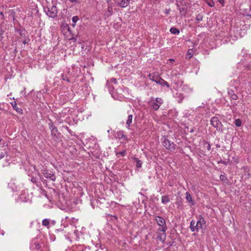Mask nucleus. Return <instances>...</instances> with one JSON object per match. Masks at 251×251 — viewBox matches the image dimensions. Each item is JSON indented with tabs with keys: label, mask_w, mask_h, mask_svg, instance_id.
I'll return each instance as SVG.
<instances>
[{
	"label": "nucleus",
	"mask_w": 251,
	"mask_h": 251,
	"mask_svg": "<svg viewBox=\"0 0 251 251\" xmlns=\"http://www.w3.org/2000/svg\"><path fill=\"white\" fill-rule=\"evenodd\" d=\"M44 11L50 18H55L57 16L58 11L56 6L53 5L50 7H44Z\"/></svg>",
	"instance_id": "obj_3"
},
{
	"label": "nucleus",
	"mask_w": 251,
	"mask_h": 251,
	"mask_svg": "<svg viewBox=\"0 0 251 251\" xmlns=\"http://www.w3.org/2000/svg\"><path fill=\"white\" fill-rule=\"evenodd\" d=\"M28 200L29 197L27 191L25 190L22 191V193L20 195L19 198L17 199L18 202H27Z\"/></svg>",
	"instance_id": "obj_7"
},
{
	"label": "nucleus",
	"mask_w": 251,
	"mask_h": 251,
	"mask_svg": "<svg viewBox=\"0 0 251 251\" xmlns=\"http://www.w3.org/2000/svg\"><path fill=\"white\" fill-rule=\"evenodd\" d=\"M107 82L108 83H114V84H117V81L116 79H115L114 78H112L110 79L107 80Z\"/></svg>",
	"instance_id": "obj_28"
},
{
	"label": "nucleus",
	"mask_w": 251,
	"mask_h": 251,
	"mask_svg": "<svg viewBox=\"0 0 251 251\" xmlns=\"http://www.w3.org/2000/svg\"><path fill=\"white\" fill-rule=\"evenodd\" d=\"M167 230H164V231H159L158 229L156 231L157 238V240H159L160 242L164 243L166 239L167 235L166 232Z\"/></svg>",
	"instance_id": "obj_5"
},
{
	"label": "nucleus",
	"mask_w": 251,
	"mask_h": 251,
	"mask_svg": "<svg viewBox=\"0 0 251 251\" xmlns=\"http://www.w3.org/2000/svg\"><path fill=\"white\" fill-rule=\"evenodd\" d=\"M50 129L52 136H56L58 134V130L52 122L49 124Z\"/></svg>",
	"instance_id": "obj_12"
},
{
	"label": "nucleus",
	"mask_w": 251,
	"mask_h": 251,
	"mask_svg": "<svg viewBox=\"0 0 251 251\" xmlns=\"http://www.w3.org/2000/svg\"><path fill=\"white\" fill-rule=\"evenodd\" d=\"M170 9H166L165 11V13L167 15L169 14L170 13Z\"/></svg>",
	"instance_id": "obj_39"
},
{
	"label": "nucleus",
	"mask_w": 251,
	"mask_h": 251,
	"mask_svg": "<svg viewBox=\"0 0 251 251\" xmlns=\"http://www.w3.org/2000/svg\"><path fill=\"white\" fill-rule=\"evenodd\" d=\"M5 154V152H1L0 153V159L3 158Z\"/></svg>",
	"instance_id": "obj_36"
},
{
	"label": "nucleus",
	"mask_w": 251,
	"mask_h": 251,
	"mask_svg": "<svg viewBox=\"0 0 251 251\" xmlns=\"http://www.w3.org/2000/svg\"><path fill=\"white\" fill-rule=\"evenodd\" d=\"M224 176H223V175H221V176H220V178H221V179L223 180V179H224Z\"/></svg>",
	"instance_id": "obj_46"
},
{
	"label": "nucleus",
	"mask_w": 251,
	"mask_h": 251,
	"mask_svg": "<svg viewBox=\"0 0 251 251\" xmlns=\"http://www.w3.org/2000/svg\"><path fill=\"white\" fill-rule=\"evenodd\" d=\"M30 249L31 251H49L48 247L42 245L41 241L38 238L32 240Z\"/></svg>",
	"instance_id": "obj_1"
},
{
	"label": "nucleus",
	"mask_w": 251,
	"mask_h": 251,
	"mask_svg": "<svg viewBox=\"0 0 251 251\" xmlns=\"http://www.w3.org/2000/svg\"><path fill=\"white\" fill-rule=\"evenodd\" d=\"M133 159L136 163V166L137 168H140L142 165V162L136 157H133Z\"/></svg>",
	"instance_id": "obj_18"
},
{
	"label": "nucleus",
	"mask_w": 251,
	"mask_h": 251,
	"mask_svg": "<svg viewBox=\"0 0 251 251\" xmlns=\"http://www.w3.org/2000/svg\"><path fill=\"white\" fill-rule=\"evenodd\" d=\"M218 1L220 4L222 5V6L224 5L225 4V0H218Z\"/></svg>",
	"instance_id": "obj_38"
},
{
	"label": "nucleus",
	"mask_w": 251,
	"mask_h": 251,
	"mask_svg": "<svg viewBox=\"0 0 251 251\" xmlns=\"http://www.w3.org/2000/svg\"><path fill=\"white\" fill-rule=\"evenodd\" d=\"M163 146L167 149H170L174 148V144L171 142L168 139L165 138L162 141Z\"/></svg>",
	"instance_id": "obj_10"
},
{
	"label": "nucleus",
	"mask_w": 251,
	"mask_h": 251,
	"mask_svg": "<svg viewBox=\"0 0 251 251\" xmlns=\"http://www.w3.org/2000/svg\"><path fill=\"white\" fill-rule=\"evenodd\" d=\"M185 87H186H186H187V86H184L183 87V89L184 88H185Z\"/></svg>",
	"instance_id": "obj_49"
},
{
	"label": "nucleus",
	"mask_w": 251,
	"mask_h": 251,
	"mask_svg": "<svg viewBox=\"0 0 251 251\" xmlns=\"http://www.w3.org/2000/svg\"><path fill=\"white\" fill-rule=\"evenodd\" d=\"M211 125L216 129H220L222 127V124L217 117H214L210 120Z\"/></svg>",
	"instance_id": "obj_6"
},
{
	"label": "nucleus",
	"mask_w": 251,
	"mask_h": 251,
	"mask_svg": "<svg viewBox=\"0 0 251 251\" xmlns=\"http://www.w3.org/2000/svg\"><path fill=\"white\" fill-rule=\"evenodd\" d=\"M113 3H111L110 5H108V11L109 13H111L112 11V6Z\"/></svg>",
	"instance_id": "obj_35"
},
{
	"label": "nucleus",
	"mask_w": 251,
	"mask_h": 251,
	"mask_svg": "<svg viewBox=\"0 0 251 251\" xmlns=\"http://www.w3.org/2000/svg\"><path fill=\"white\" fill-rule=\"evenodd\" d=\"M116 5L124 8L126 7L129 3L130 0H113Z\"/></svg>",
	"instance_id": "obj_9"
},
{
	"label": "nucleus",
	"mask_w": 251,
	"mask_h": 251,
	"mask_svg": "<svg viewBox=\"0 0 251 251\" xmlns=\"http://www.w3.org/2000/svg\"><path fill=\"white\" fill-rule=\"evenodd\" d=\"M234 124L237 127H240L242 125V121L239 119H237L235 120Z\"/></svg>",
	"instance_id": "obj_26"
},
{
	"label": "nucleus",
	"mask_w": 251,
	"mask_h": 251,
	"mask_svg": "<svg viewBox=\"0 0 251 251\" xmlns=\"http://www.w3.org/2000/svg\"><path fill=\"white\" fill-rule=\"evenodd\" d=\"M227 93L228 94L230 97L231 99H232V100H236L237 99V96L234 93V91L232 90H228Z\"/></svg>",
	"instance_id": "obj_16"
},
{
	"label": "nucleus",
	"mask_w": 251,
	"mask_h": 251,
	"mask_svg": "<svg viewBox=\"0 0 251 251\" xmlns=\"http://www.w3.org/2000/svg\"><path fill=\"white\" fill-rule=\"evenodd\" d=\"M195 224L196 223L194 220H192L191 222L190 228L192 232L195 231H198V227H197V226Z\"/></svg>",
	"instance_id": "obj_14"
},
{
	"label": "nucleus",
	"mask_w": 251,
	"mask_h": 251,
	"mask_svg": "<svg viewBox=\"0 0 251 251\" xmlns=\"http://www.w3.org/2000/svg\"><path fill=\"white\" fill-rule=\"evenodd\" d=\"M186 199L188 202H189V203H191V205L194 204V202L193 201L192 197H191V195L188 192H186Z\"/></svg>",
	"instance_id": "obj_19"
},
{
	"label": "nucleus",
	"mask_w": 251,
	"mask_h": 251,
	"mask_svg": "<svg viewBox=\"0 0 251 251\" xmlns=\"http://www.w3.org/2000/svg\"><path fill=\"white\" fill-rule=\"evenodd\" d=\"M61 77L63 80H66L67 81H69V79L66 75L62 74L61 75Z\"/></svg>",
	"instance_id": "obj_32"
},
{
	"label": "nucleus",
	"mask_w": 251,
	"mask_h": 251,
	"mask_svg": "<svg viewBox=\"0 0 251 251\" xmlns=\"http://www.w3.org/2000/svg\"><path fill=\"white\" fill-rule=\"evenodd\" d=\"M132 119L133 116L132 115H128L126 122V124L128 126V127H129L130 126V125L132 122Z\"/></svg>",
	"instance_id": "obj_23"
},
{
	"label": "nucleus",
	"mask_w": 251,
	"mask_h": 251,
	"mask_svg": "<svg viewBox=\"0 0 251 251\" xmlns=\"http://www.w3.org/2000/svg\"><path fill=\"white\" fill-rule=\"evenodd\" d=\"M105 0L108 3V5H110L111 3H113L112 2V0Z\"/></svg>",
	"instance_id": "obj_40"
},
{
	"label": "nucleus",
	"mask_w": 251,
	"mask_h": 251,
	"mask_svg": "<svg viewBox=\"0 0 251 251\" xmlns=\"http://www.w3.org/2000/svg\"><path fill=\"white\" fill-rule=\"evenodd\" d=\"M78 19H79V18L77 16H74L72 18L73 24H72V25L73 27H75V24L78 21Z\"/></svg>",
	"instance_id": "obj_25"
},
{
	"label": "nucleus",
	"mask_w": 251,
	"mask_h": 251,
	"mask_svg": "<svg viewBox=\"0 0 251 251\" xmlns=\"http://www.w3.org/2000/svg\"><path fill=\"white\" fill-rule=\"evenodd\" d=\"M11 104L12 106H13V108L19 113H21L22 112V109L21 108H18L17 106V103L16 101H13L11 102Z\"/></svg>",
	"instance_id": "obj_17"
},
{
	"label": "nucleus",
	"mask_w": 251,
	"mask_h": 251,
	"mask_svg": "<svg viewBox=\"0 0 251 251\" xmlns=\"http://www.w3.org/2000/svg\"><path fill=\"white\" fill-rule=\"evenodd\" d=\"M170 201V198L168 196H163L161 198V202L166 204Z\"/></svg>",
	"instance_id": "obj_21"
},
{
	"label": "nucleus",
	"mask_w": 251,
	"mask_h": 251,
	"mask_svg": "<svg viewBox=\"0 0 251 251\" xmlns=\"http://www.w3.org/2000/svg\"><path fill=\"white\" fill-rule=\"evenodd\" d=\"M155 221L159 226L158 229L159 231H164V230H167L168 228L166 225V221L164 219L160 216H155Z\"/></svg>",
	"instance_id": "obj_4"
},
{
	"label": "nucleus",
	"mask_w": 251,
	"mask_h": 251,
	"mask_svg": "<svg viewBox=\"0 0 251 251\" xmlns=\"http://www.w3.org/2000/svg\"><path fill=\"white\" fill-rule=\"evenodd\" d=\"M70 1L73 3H74V2L76 3L78 2V0H70Z\"/></svg>",
	"instance_id": "obj_42"
},
{
	"label": "nucleus",
	"mask_w": 251,
	"mask_h": 251,
	"mask_svg": "<svg viewBox=\"0 0 251 251\" xmlns=\"http://www.w3.org/2000/svg\"><path fill=\"white\" fill-rule=\"evenodd\" d=\"M206 3L211 7H213L215 5V3L213 0H207Z\"/></svg>",
	"instance_id": "obj_27"
},
{
	"label": "nucleus",
	"mask_w": 251,
	"mask_h": 251,
	"mask_svg": "<svg viewBox=\"0 0 251 251\" xmlns=\"http://www.w3.org/2000/svg\"><path fill=\"white\" fill-rule=\"evenodd\" d=\"M66 251H71L70 249L68 250H66Z\"/></svg>",
	"instance_id": "obj_48"
},
{
	"label": "nucleus",
	"mask_w": 251,
	"mask_h": 251,
	"mask_svg": "<svg viewBox=\"0 0 251 251\" xmlns=\"http://www.w3.org/2000/svg\"><path fill=\"white\" fill-rule=\"evenodd\" d=\"M126 151L125 150L122 151H120L118 153H117V155L118 154H120L121 155V156H124L125 155H126Z\"/></svg>",
	"instance_id": "obj_34"
},
{
	"label": "nucleus",
	"mask_w": 251,
	"mask_h": 251,
	"mask_svg": "<svg viewBox=\"0 0 251 251\" xmlns=\"http://www.w3.org/2000/svg\"><path fill=\"white\" fill-rule=\"evenodd\" d=\"M85 248L82 245H78L73 247V250L75 251H84Z\"/></svg>",
	"instance_id": "obj_22"
},
{
	"label": "nucleus",
	"mask_w": 251,
	"mask_h": 251,
	"mask_svg": "<svg viewBox=\"0 0 251 251\" xmlns=\"http://www.w3.org/2000/svg\"><path fill=\"white\" fill-rule=\"evenodd\" d=\"M162 81H164V80L160 76L159 78L158 79L157 82H156V83L161 85L163 84Z\"/></svg>",
	"instance_id": "obj_31"
},
{
	"label": "nucleus",
	"mask_w": 251,
	"mask_h": 251,
	"mask_svg": "<svg viewBox=\"0 0 251 251\" xmlns=\"http://www.w3.org/2000/svg\"><path fill=\"white\" fill-rule=\"evenodd\" d=\"M173 75H175L176 76L177 75L176 71L173 72Z\"/></svg>",
	"instance_id": "obj_44"
},
{
	"label": "nucleus",
	"mask_w": 251,
	"mask_h": 251,
	"mask_svg": "<svg viewBox=\"0 0 251 251\" xmlns=\"http://www.w3.org/2000/svg\"><path fill=\"white\" fill-rule=\"evenodd\" d=\"M149 77L151 80L156 82L160 76L155 74H150L149 75Z\"/></svg>",
	"instance_id": "obj_13"
},
{
	"label": "nucleus",
	"mask_w": 251,
	"mask_h": 251,
	"mask_svg": "<svg viewBox=\"0 0 251 251\" xmlns=\"http://www.w3.org/2000/svg\"><path fill=\"white\" fill-rule=\"evenodd\" d=\"M170 32L174 35H178L180 33L179 30L174 27H171L170 29Z\"/></svg>",
	"instance_id": "obj_20"
},
{
	"label": "nucleus",
	"mask_w": 251,
	"mask_h": 251,
	"mask_svg": "<svg viewBox=\"0 0 251 251\" xmlns=\"http://www.w3.org/2000/svg\"><path fill=\"white\" fill-rule=\"evenodd\" d=\"M202 19H203V16L200 14H198L196 16V19L198 21H201L202 20Z\"/></svg>",
	"instance_id": "obj_29"
},
{
	"label": "nucleus",
	"mask_w": 251,
	"mask_h": 251,
	"mask_svg": "<svg viewBox=\"0 0 251 251\" xmlns=\"http://www.w3.org/2000/svg\"><path fill=\"white\" fill-rule=\"evenodd\" d=\"M174 95L176 98L177 99V100L179 103L182 102L184 99V96L182 94L176 93V94H174Z\"/></svg>",
	"instance_id": "obj_15"
},
{
	"label": "nucleus",
	"mask_w": 251,
	"mask_h": 251,
	"mask_svg": "<svg viewBox=\"0 0 251 251\" xmlns=\"http://www.w3.org/2000/svg\"><path fill=\"white\" fill-rule=\"evenodd\" d=\"M207 149L208 150H210L211 149V146L209 144H208V145H207Z\"/></svg>",
	"instance_id": "obj_43"
},
{
	"label": "nucleus",
	"mask_w": 251,
	"mask_h": 251,
	"mask_svg": "<svg viewBox=\"0 0 251 251\" xmlns=\"http://www.w3.org/2000/svg\"><path fill=\"white\" fill-rule=\"evenodd\" d=\"M163 103V100L161 98H154L151 97L149 100V104L151 107L154 110H157L160 105Z\"/></svg>",
	"instance_id": "obj_2"
},
{
	"label": "nucleus",
	"mask_w": 251,
	"mask_h": 251,
	"mask_svg": "<svg viewBox=\"0 0 251 251\" xmlns=\"http://www.w3.org/2000/svg\"><path fill=\"white\" fill-rule=\"evenodd\" d=\"M0 145H1V146L4 145V143L2 140H0Z\"/></svg>",
	"instance_id": "obj_41"
},
{
	"label": "nucleus",
	"mask_w": 251,
	"mask_h": 251,
	"mask_svg": "<svg viewBox=\"0 0 251 251\" xmlns=\"http://www.w3.org/2000/svg\"><path fill=\"white\" fill-rule=\"evenodd\" d=\"M50 223V220L48 219H44L42 221V225L47 226L48 228L49 227Z\"/></svg>",
	"instance_id": "obj_24"
},
{
	"label": "nucleus",
	"mask_w": 251,
	"mask_h": 251,
	"mask_svg": "<svg viewBox=\"0 0 251 251\" xmlns=\"http://www.w3.org/2000/svg\"><path fill=\"white\" fill-rule=\"evenodd\" d=\"M205 224V222L203 218L200 216L199 217V220L197 221L196 223L197 227H198V231L202 228V226Z\"/></svg>",
	"instance_id": "obj_11"
},
{
	"label": "nucleus",
	"mask_w": 251,
	"mask_h": 251,
	"mask_svg": "<svg viewBox=\"0 0 251 251\" xmlns=\"http://www.w3.org/2000/svg\"><path fill=\"white\" fill-rule=\"evenodd\" d=\"M162 82H163V84H162V85H161V86H166L167 88L170 87V85H169L168 82L166 81L165 80H164V81H162Z\"/></svg>",
	"instance_id": "obj_33"
},
{
	"label": "nucleus",
	"mask_w": 251,
	"mask_h": 251,
	"mask_svg": "<svg viewBox=\"0 0 251 251\" xmlns=\"http://www.w3.org/2000/svg\"><path fill=\"white\" fill-rule=\"evenodd\" d=\"M182 83H183V82H182V81H181L180 82V84H182Z\"/></svg>",
	"instance_id": "obj_47"
},
{
	"label": "nucleus",
	"mask_w": 251,
	"mask_h": 251,
	"mask_svg": "<svg viewBox=\"0 0 251 251\" xmlns=\"http://www.w3.org/2000/svg\"><path fill=\"white\" fill-rule=\"evenodd\" d=\"M43 174H44V176L47 178L50 179L53 181L56 179L55 175L49 170H43Z\"/></svg>",
	"instance_id": "obj_8"
},
{
	"label": "nucleus",
	"mask_w": 251,
	"mask_h": 251,
	"mask_svg": "<svg viewBox=\"0 0 251 251\" xmlns=\"http://www.w3.org/2000/svg\"><path fill=\"white\" fill-rule=\"evenodd\" d=\"M119 135H120V138L124 140H126L127 138L126 135L124 134V132L121 131L119 133Z\"/></svg>",
	"instance_id": "obj_30"
},
{
	"label": "nucleus",
	"mask_w": 251,
	"mask_h": 251,
	"mask_svg": "<svg viewBox=\"0 0 251 251\" xmlns=\"http://www.w3.org/2000/svg\"><path fill=\"white\" fill-rule=\"evenodd\" d=\"M175 61V60L173 59H169L168 61V64H172L174 63V62Z\"/></svg>",
	"instance_id": "obj_37"
},
{
	"label": "nucleus",
	"mask_w": 251,
	"mask_h": 251,
	"mask_svg": "<svg viewBox=\"0 0 251 251\" xmlns=\"http://www.w3.org/2000/svg\"><path fill=\"white\" fill-rule=\"evenodd\" d=\"M31 181H32V182H36V179H35V178H32L31 179Z\"/></svg>",
	"instance_id": "obj_45"
}]
</instances>
